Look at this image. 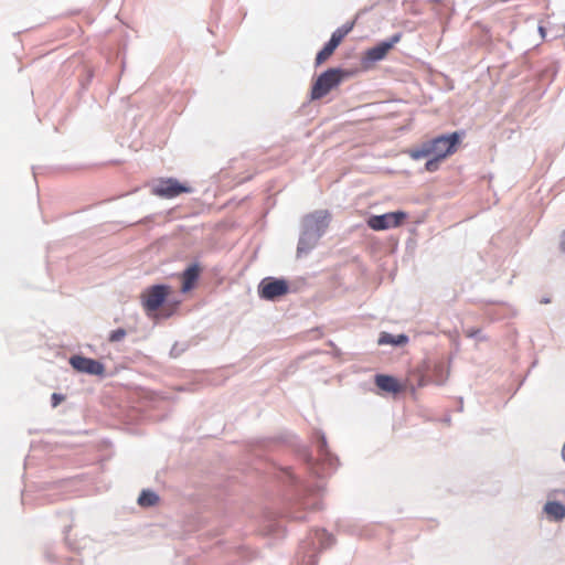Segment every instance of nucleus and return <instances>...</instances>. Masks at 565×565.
Here are the masks:
<instances>
[{
	"instance_id": "1",
	"label": "nucleus",
	"mask_w": 565,
	"mask_h": 565,
	"mask_svg": "<svg viewBox=\"0 0 565 565\" xmlns=\"http://www.w3.org/2000/svg\"><path fill=\"white\" fill-rule=\"evenodd\" d=\"M350 76V72L341 68H329L323 72L311 88L310 97L312 100L321 99L328 95L333 88L340 85V83Z\"/></svg>"
},
{
	"instance_id": "2",
	"label": "nucleus",
	"mask_w": 565,
	"mask_h": 565,
	"mask_svg": "<svg viewBox=\"0 0 565 565\" xmlns=\"http://www.w3.org/2000/svg\"><path fill=\"white\" fill-rule=\"evenodd\" d=\"M375 384L382 391L396 394L402 392L406 387H411L412 391H415L416 388L424 386L426 382L424 380V375L419 373H413L405 385H402L393 376L379 374L375 376Z\"/></svg>"
},
{
	"instance_id": "3",
	"label": "nucleus",
	"mask_w": 565,
	"mask_h": 565,
	"mask_svg": "<svg viewBox=\"0 0 565 565\" xmlns=\"http://www.w3.org/2000/svg\"><path fill=\"white\" fill-rule=\"evenodd\" d=\"M460 142V135L452 132L447 136H439L433 140L426 142L430 157H436L444 160L448 156L452 154L457 150V146Z\"/></svg>"
},
{
	"instance_id": "4",
	"label": "nucleus",
	"mask_w": 565,
	"mask_h": 565,
	"mask_svg": "<svg viewBox=\"0 0 565 565\" xmlns=\"http://www.w3.org/2000/svg\"><path fill=\"white\" fill-rule=\"evenodd\" d=\"M170 290V287L166 285H154L146 289L141 295L145 311L147 313L157 311L166 301Z\"/></svg>"
},
{
	"instance_id": "5",
	"label": "nucleus",
	"mask_w": 565,
	"mask_h": 565,
	"mask_svg": "<svg viewBox=\"0 0 565 565\" xmlns=\"http://www.w3.org/2000/svg\"><path fill=\"white\" fill-rule=\"evenodd\" d=\"M192 192V188L185 183L179 182L177 179H160L152 189V193L164 199H172L182 193Z\"/></svg>"
},
{
	"instance_id": "6",
	"label": "nucleus",
	"mask_w": 565,
	"mask_h": 565,
	"mask_svg": "<svg viewBox=\"0 0 565 565\" xmlns=\"http://www.w3.org/2000/svg\"><path fill=\"white\" fill-rule=\"evenodd\" d=\"M289 291V285L285 279L265 278L258 286V295L265 300H275Z\"/></svg>"
},
{
	"instance_id": "7",
	"label": "nucleus",
	"mask_w": 565,
	"mask_h": 565,
	"mask_svg": "<svg viewBox=\"0 0 565 565\" xmlns=\"http://www.w3.org/2000/svg\"><path fill=\"white\" fill-rule=\"evenodd\" d=\"M407 217L402 211L390 212L382 215H373L366 221L367 226L374 231H385L399 226Z\"/></svg>"
},
{
	"instance_id": "8",
	"label": "nucleus",
	"mask_w": 565,
	"mask_h": 565,
	"mask_svg": "<svg viewBox=\"0 0 565 565\" xmlns=\"http://www.w3.org/2000/svg\"><path fill=\"white\" fill-rule=\"evenodd\" d=\"M352 29L353 23H349L337 29L332 33L329 42L323 46L321 51L318 52L316 56V65H321L327 60H329L330 56L334 53L335 49L340 45V43L343 41L347 34L351 32Z\"/></svg>"
},
{
	"instance_id": "9",
	"label": "nucleus",
	"mask_w": 565,
	"mask_h": 565,
	"mask_svg": "<svg viewBox=\"0 0 565 565\" xmlns=\"http://www.w3.org/2000/svg\"><path fill=\"white\" fill-rule=\"evenodd\" d=\"M70 364L74 370L81 373H86L90 375L102 376L105 373V366L97 360L85 358L82 355H73L70 359Z\"/></svg>"
},
{
	"instance_id": "10",
	"label": "nucleus",
	"mask_w": 565,
	"mask_h": 565,
	"mask_svg": "<svg viewBox=\"0 0 565 565\" xmlns=\"http://www.w3.org/2000/svg\"><path fill=\"white\" fill-rule=\"evenodd\" d=\"M201 268L198 264L189 266L181 275L183 292L190 291L196 284L200 277Z\"/></svg>"
},
{
	"instance_id": "11",
	"label": "nucleus",
	"mask_w": 565,
	"mask_h": 565,
	"mask_svg": "<svg viewBox=\"0 0 565 565\" xmlns=\"http://www.w3.org/2000/svg\"><path fill=\"white\" fill-rule=\"evenodd\" d=\"M398 41V36L394 38L393 42H382L379 45L370 49L365 53V58L370 62H376L386 56L393 44Z\"/></svg>"
},
{
	"instance_id": "12",
	"label": "nucleus",
	"mask_w": 565,
	"mask_h": 565,
	"mask_svg": "<svg viewBox=\"0 0 565 565\" xmlns=\"http://www.w3.org/2000/svg\"><path fill=\"white\" fill-rule=\"evenodd\" d=\"M543 511L552 521H561L565 518V505L556 501H547Z\"/></svg>"
},
{
	"instance_id": "13",
	"label": "nucleus",
	"mask_w": 565,
	"mask_h": 565,
	"mask_svg": "<svg viewBox=\"0 0 565 565\" xmlns=\"http://www.w3.org/2000/svg\"><path fill=\"white\" fill-rule=\"evenodd\" d=\"M158 501L159 497L154 492L149 490H143L138 498V503L141 507H152L157 504Z\"/></svg>"
},
{
	"instance_id": "14",
	"label": "nucleus",
	"mask_w": 565,
	"mask_h": 565,
	"mask_svg": "<svg viewBox=\"0 0 565 565\" xmlns=\"http://www.w3.org/2000/svg\"><path fill=\"white\" fill-rule=\"evenodd\" d=\"M310 220L315 221L317 230H323L328 226L330 214L327 211H318L310 215Z\"/></svg>"
},
{
	"instance_id": "15",
	"label": "nucleus",
	"mask_w": 565,
	"mask_h": 565,
	"mask_svg": "<svg viewBox=\"0 0 565 565\" xmlns=\"http://www.w3.org/2000/svg\"><path fill=\"white\" fill-rule=\"evenodd\" d=\"M411 157L415 160L430 157L426 142H424L418 149L411 151Z\"/></svg>"
},
{
	"instance_id": "16",
	"label": "nucleus",
	"mask_w": 565,
	"mask_h": 565,
	"mask_svg": "<svg viewBox=\"0 0 565 565\" xmlns=\"http://www.w3.org/2000/svg\"><path fill=\"white\" fill-rule=\"evenodd\" d=\"M125 337H126V331L124 329L119 328V329L114 330L109 334V341L118 342V341L122 340Z\"/></svg>"
},
{
	"instance_id": "17",
	"label": "nucleus",
	"mask_w": 565,
	"mask_h": 565,
	"mask_svg": "<svg viewBox=\"0 0 565 565\" xmlns=\"http://www.w3.org/2000/svg\"><path fill=\"white\" fill-rule=\"evenodd\" d=\"M441 159H438L436 157H433L431 159H429L426 164H425V169L428 171V172H434L438 169V166H439V161Z\"/></svg>"
},
{
	"instance_id": "18",
	"label": "nucleus",
	"mask_w": 565,
	"mask_h": 565,
	"mask_svg": "<svg viewBox=\"0 0 565 565\" xmlns=\"http://www.w3.org/2000/svg\"><path fill=\"white\" fill-rule=\"evenodd\" d=\"M64 399V396L57 393H54L52 395V405L55 407L57 406Z\"/></svg>"
},
{
	"instance_id": "19",
	"label": "nucleus",
	"mask_w": 565,
	"mask_h": 565,
	"mask_svg": "<svg viewBox=\"0 0 565 565\" xmlns=\"http://www.w3.org/2000/svg\"><path fill=\"white\" fill-rule=\"evenodd\" d=\"M407 340L408 339L406 335H398L397 340L391 339L388 342L394 344H404L407 342Z\"/></svg>"
},
{
	"instance_id": "20",
	"label": "nucleus",
	"mask_w": 565,
	"mask_h": 565,
	"mask_svg": "<svg viewBox=\"0 0 565 565\" xmlns=\"http://www.w3.org/2000/svg\"><path fill=\"white\" fill-rule=\"evenodd\" d=\"M561 248L563 252H565V232L563 233L562 242H561Z\"/></svg>"
},
{
	"instance_id": "21",
	"label": "nucleus",
	"mask_w": 565,
	"mask_h": 565,
	"mask_svg": "<svg viewBox=\"0 0 565 565\" xmlns=\"http://www.w3.org/2000/svg\"><path fill=\"white\" fill-rule=\"evenodd\" d=\"M539 31H540L542 36H545V29L543 26H540Z\"/></svg>"
},
{
	"instance_id": "22",
	"label": "nucleus",
	"mask_w": 565,
	"mask_h": 565,
	"mask_svg": "<svg viewBox=\"0 0 565 565\" xmlns=\"http://www.w3.org/2000/svg\"><path fill=\"white\" fill-rule=\"evenodd\" d=\"M562 455H563V458L565 460V444H564V447H563V450H562Z\"/></svg>"
},
{
	"instance_id": "23",
	"label": "nucleus",
	"mask_w": 565,
	"mask_h": 565,
	"mask_svg": "<svg viewBox=\"0 0 565 565\" xmlns=\"http://www.w3.org/2000/svg\"><path fill=\"white\" fill-rule=\"evenodd\" d=\"M317 534H321V535H326V532L324 531H321V532H317Z\"/></svg>"
}]
</instances>
